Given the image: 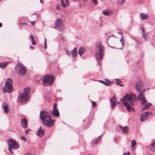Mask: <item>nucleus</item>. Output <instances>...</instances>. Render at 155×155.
<instances>
[{"label":"nucleus","mask_w":155,"mask_h":155,"mask_svg":"<svg viewBox=\"0 0 155 155\" xmlns=\"http://www.w3.org/2000/svg\"><path fill=\"white\" fill-rule=\"evenodd\" d=\"M130 155V152L129 151H127V153L126 152L125 153H124L123 154V155Z\"/></svg>","instance_id":"41"},{"label":"nucleus","mask_w":155,"mask_h":155,"mask_svg":"<svg viewBox=\"0 0 155 155\" xmlns=\"http://www.w3.org/2000/svg\"><path fill=\"white\" fill-rule=\"evenodd\" d=\"M148 117L147 114L145 113L142 114L140 116V120L142 121H144Z\"/></svg>","instance_id":"22"},{"label":"nucleus","mask_w":155,"mask_h":155,"mask_svg":"<svg viewBox=\"0 0 155 155\" xmlns=\"http://www.w3.org/2000/svg\"><path fill=\"white\" fill-rule=\"evenodd\" d=\"M60 6L59 5H58L56 6V9H59L60 8Z\"/></svg>","instance_id":"42"},{"label":"nucleus","mask_w":155,"mask_h":155,"mask_svg":"<svg viewBox=\"0 0 155 155\" xmlns=\"http://www.w3.org/2000/svg\"><path fill=\"white\" fill-rule=\"evenodd\" d=\"M111 47V48H114V47Z\"/></svg>","instance_id":"60"},{"label":"nucleus","mask_w":155,"mask_h":155,"mask_svg":"<svg viewBox=\"0 0 155 155\" xmlns=\"http://www.w3.org/2000/svg\"><path fill=\"white\" fill-rule=\"evenodd\" d=\"M8 143L9 147H12V148L14 149H17L19 147L16 141L12 138L9 140Z\"/></svg>","instance_id":"10"},{"label":"nucleus","mask_w":155,"mask_h":155,"mask_svg":"<svg viewBox=\"0 0 155 155\" xmlns=\"http://www.w3.org/2000/svg\"><path fill=\"white\" fill-rule=\"evenodd\" d=\"M12 84V81L11 79H7L5 82V86L2 88L3 92L5 93L6 92L8 93L12 92L13 90Z\"/></svg>","instance_id":"3"},{"label":"nucleus","mask_w":155,"mask_h":155,"mask_svg":"<svg viewBox=\"0 0 155 155\" xmlns=\"http://www.w3.org/2000/svg\"><path fill=\"white\" fill-rule=\"evenodd\" d=\"M2 108L5 113H7L9 110L8 105L6 103H4L2 106Z\"/></svg>","instance_id":"23"},{"label":"nucleus","mask_w":155,"mask_h":155,"mask_svg":"<svg viewBox=\"0 0 155 155\" xmlns=\"http://www.w3.org/2000/svg\"><path fill=\"white\" fill-rule=\"evenodd\" d=\"M152 105V104L150 103H147L145 104L144 106L142 108L143 110H145L150 107Z\"/></svg>","instance_id":"27"},{"label":"nucleus","mask_w":155,"mask_h":155,"mask_svg":"<svg viewBox=\"0 0 155 155\" xmlns=\"http://www.w3.org/2000/svg\"><path fill=\"white\" fill-rule=\"evenodd\" d=\"M140 16H141L142 19L143 20H146L148 18V16L144 13H141Z\"/></svg>","instance_id":"28"},{"label":"nucleus","mask_w":155,"mask_h":155,"mask_svg":"<svg viewBox=\"0 0 155 155\" xmlns=\"http://www.w3.org/2000/svg\"><path fill=\"white\" fill-rule=\"evenodd\" d=\"M150 148L153 151L155 152V143H153L151 145Z\"/></svg>","instance_id":"31"},{"label":"nucleus","mask_w":155,"mask_h":155,"mask_svg":"<svg viewBox=\"0 0 155 155\" xmlns=\"http://www.w3.org/2000/svg\"><path fill=\"white\" fill-rule=\"evenodd\" d=\"M116 98L115 97L111 98L110 102L112 109L115 107L116 104Z\"/></svg>","instance_id":"16"},{"label":"nucleus","mask_w":155,"mask_h":155,"mask_svg":"<svg viewBox=\"0 0 155 155\" xmlns=\"http://www.w3.org/2000/svg\"><path fill=\"white\" fill-rule=\"evenodd\" d=\"M30 37L31 38V41L32 42V44L33 45H36V42L35 41H34V38L33 36L31 35H30Z\"/></svg>","instance_id":"34"},{"label":"nucleus","mask_w":155,"mask_h":155,"mask_svg":"<svg viewBox=\"0 0 155 155\" xmlns=\"http://www.w3.org/2000/svg\"><path fill=\"white\" fill-rule=\"evenodd\" d=\"M20 138L21 140H22L24 141H26V137L24 136L21 137H20Z\"/></svg>","instance_id":"37"},{"label":"nucleus","mask_w":155,"mask_h":155,"mask_svg":"<svg viewBox=\"0 0 155 155\" xmlns=\"http://www.w3.org/2000/svg\"><path fill=\"white\" fill-rule=\"evenodd\" d=\"M64 28V24L63 21L59 18L57 19L55 21L54 25V28L60 30H61Z\"/></svg>","instance_id":"6"},{"label":"nucleus","mask_w":155,"mask_h":155,"mask_svg":"<svg viewBox=\"0 0 155 155\" xmlns=\"http://www.w3.org/2000/svg\"><path fill=\"white\" fill-rule=\"evenodd\" d=\"M50 117L49 114L47 112L44 110L41 111L40 113V118L42 122L44 121V123L46 124V123L45 120H47V119H49Z\"/></svg>","instance_id":"7"},{"label":"nucleus","mask_w":155,"mask_h":155,"mask_svg":"<svg viewBox=\"0 0 155 155\" xmlns=\"http://www.w3.org/2000/svg\"><path fill=\"white\" fill-rule=\"evenodd\" d=\"M119 127L122 130V131L123 134H126L128 133L129 128L127 126H125L123 127L121 126L120 125L119 126Z\"/></svg>","instance_id":"18"},{"label":"nucleus","mask_w":155,"mask_h":155,"mask_svg":"<svg viewBox=\"0 0 155 155\" xmlns=\"http://www.w3.org/2000/svg\"><path fill=\"white\" fill-rule=\"evenodd\" d=\"M154 30H155V29H154Z\"/></svg>","instance_id":"64"},{"label":"nucleus","mask_w":155,"mask_h":155,"mask_svg":"<svg viewBox=\"0 0 155 155\" xmlns=\"http://www.w3.org/2000/svg\"><path fill=\"white\" fill-rule=\"evenodd\" d=\"M57 104H54V106L53 109H57L56 108V106H57Z\"/></svg>","instance_id":"44"},{"label":"nucleus","mask_w":155,"mask_h":155,"mask_svg":"<svg viewBox=\"0 0 155 155\" xmlns=\"http://www.w3.org/2000/svg\"><path fill=\"white\" fill-rule=\"evenodd\" d=\"M21 124L22 126L24 128H26L28 127V122L26 119L22 118L21 120Z\"/></svg>","instance_id":"17"},{"label":"nucleus","mask_w":155,"mask_h":155,"mask_svg":"<svg viewBox=\"0 0 155 155\" xmlns=\"http://www.w3.org/2000/svg\"><path fill=\"white\" fill-rule=\"evenodd\" d=\"M44 48H45V49H46L47 48V45H46V41L44 42Z\"/></svg>","instance_id":"45"},{"label":"nucleus","mask_w":155,"mask_h":155,"mask_svg":"<svg viewBox=\"0 0 155 155\" xmlns=\"http://www.w3.org/2000/svg\"><path fill=\"white\" fill-rule=\"evenodd\" d=\"M149 34V33H142V36L145 39V41H146L147 39V36Z\"/></svg>","instance_id":"32"},{"label":"nucleus","mask_w":155,"mask_h":155,"mask_svg":"<svg viewBox=\"0 0 155 155\" xmlns=\"http://www.w3.org/2000/svg\"><path fill=\"white\" fill-rule=\"evenodd\" d=\"M116 84L119 85H120L121 86H123V85L122 84H119V83L118 82H116Z\"/></svg>","instance_id":"48"},{"label":"nucleus","mask_w":155,"mask_h":155,"mask_svg":"<svg viewBox=\"0 0 155 155\" xmlns=\"http://www.w3.org/2000/svg\"><path fill=\"white\" fill-rule=\"evenodd\" d=\"M36 15H37L38 16H39V15L38 14H36Z\"/></svg>","instance_id":"61"},{"label":"nucleus","mask_w":155,"mask_h":155,"mask_svg":"<svg viewBox=\"0 0 155 155\" xmlns=\"http://www.w3.org/2000/svg\"><path fill=\"white\" fill-rule=\"evenodd\" d=\"M141 30L142 31L143 33H145V28L143 27V26L141 28Z\"/></svg>","instance_id":"39"},{"label":"nucleus","mask_w":155,"mask_h":155,"mask_svg":"<svg viewBox=\"0 0 155 155\" xmlns=\"http://www.w3.org/2000/svg\"><path fill=\"white\" fill-rule=\"evenodd\" d=\"M30 48L31 49H33V46H31Z\"/></svg>","instance_id":"58"},{"label":"nucleus","mask_w":155,"mask_h":155,"mask_svg":"<svg viewBox=\"0 0 155 155\" xmlns=\"http://www.w3.org/2000/svg\"><path fill=\"white\" fill-rule=\"evenodd\" d=\"M86 51V49L84 47H81L78 51V53L81 56Z\"/></svg>","instance_id":"21"},{"label":"nucleus","mask_w":155,"mask_h":155,"mask_svg":"<svg viewBox=\"0 0 155 155\" xmlns=\"http://www.w3.org/2000/svg\"><path fill=\"white\" fill-rule=\"evenodd\" d=\"M145 113L147 114V116L148 115H150L152 114V112L150 111H148L147 112H146Z\"/></svg>","instance_id":"38"},{"label":"nucleus","mask_w":155,"mask_h":155,"mask_svg":"<svg viewBox=\"0 0 155 155\" xmlns=\"http://www.w3.org/2000/svg\"><path fill=\"white\" fill-rule=\"evenodd\" d=\"M25 155H31V154H30L29 153H26L25 154Z\"/></svg>","instance_id":"54"},{"label":"nucleus","mask_w":155,"mask_h":155,"mask_svg":"<svg viewBox=\"0 0 155 155\" xmlns=\"http://www.w3.org/2000/svg\"><path fill=\"white\" fill-rule=\"evenodd\" d=\"M8 64V62H2L0 63V67L2 69L5 68Z\"/></svg>","instance_id":"24"},{"label":"nucleus","mask_w":155,"mask_h":155,"mask_svg":"<svg viewBox=\"0 0 155 155\" xmlns=\"http://www.w3.org/2000/svg\"><path fill=\"white\" fill-rule=\"evenodd\" d=\"M125 0H116V2L118 4H123L124 3Z\"/></svg>","instance_id":"33"},{"label":"nucleus","mask_w":155,"mask_h":155,"mask_svg":"<svg viewBox=\"0 0 155 155\" xmlns=\"http://www.w3.org/2000/svg\"><path fill=\"white\" fill-rule=\"evenodd\" d=\"M120 82H122L121 81H120Z\"/></svg>","instance_id":"62"},{"label":"nucleus","mask_w":155,"mask_h":155,"mask_svg":"<svg viewBox=\"0 0 155 155\" xmlns=\"http://www.w3.org/2000/svg\"><path fill=\"white\" fill-rule=\"evenodd\" d=\"M29 130H25V134H28V133H29Z\"/></svg>","instance_id":"47"},{"label":"nucleus","mask_w":155,"mask_h":155,"mask_svg":"<svg viewBox=\"0 0 155 155\" xmlns=\"http://www.w3.org/2000/svg\"><path fill=\"white\" fill-rule=\"evenodd\" d=\"M35 23V21H31V23L33 26H34V25Z\"/></svg>","instance_id":"46"},{"label":"nucleus","mask_w":155,"mask_h":155,"mask_svg":"<svg viewBox=\"0 0 155 155\" xmlns=\"http://www.w3.org/2000/svg\"><path fill=\"white\" fill-rule=\"evenodd\" d=\"M37 81L38 82V83H41V82H40V81L39 80H37Z\"/></svg>","instance_id":"53"},{"label":"nucleus","mask_w":155,"mask_h":155,"mask_svg":"<svg viewBox=\"0 0 155 155\" xmlns=\"http://www.w3.org/2000/svg\"><path fill=\"white\" fill-rule=\"evenodd\" d=\"M45 41H46V39L45 38Z\"/></svg>","instance_id":"59"},{"label":"nucleus","mask_w":155,"mask_h":155,"mask_svg":"<svg viewBox=\"0 0 155 155\" xmlns=\"http://www.w3.org/2000/svg\"><path fill=\"white\" fill-rule=\"evenodd\" d=\"M15 69L17 73L19 75L24 76L26 73V68L21 63L17 64Z\"/></svg>","instance_id":"5"},{"label":"nucleus","mask_w":155,"mask_h":155,"mask_svg":"<svg viewBox=\"0 0 155 155\" xmlns=\"http://www.w3.org/2000/svg\"><path fill=\"white\" fill-rule=\"evenodd\" d=\"M51 113L52 116H54L57 117H59L60 115L58 109H53Z\"/></svg>","instance_id":"13"},{"label":"nucleus","mask_w":155,"mask_h":155,"mask_svg":"<svg viewBox=\"0 0 155 155\" xmlns=\"http://www.w3.org/2000/svg\"><path fill=\"white\" fill-rule=\"evenodd\" d=\"M71 54L73 57H75L77 55V53L76 48H74L71 51Z\"/></svg>","instance_id":"26"},{"label":"nucleus","mask_w":155,"mask_h":155,"mask_svg":"<svg viewBox=\"0 0 155 155\" xmlns=\"http://www.w3.org/2000/svg\"><path fill=\"white\" fill-rule=\"evenodd\" d=\"M118 34H120L121 35V38L120 40V41L121 43V47L119 48V49L120 50H122L123 49V47L124 45V40L123 37L122 35V33L121 32H117Z\"/></svg>","instance_id":"19"},{"label":"nucleus","mask_w":155,"mask_h":155,"mask_svg":"<svg viewBox=\"0 0 155 155\" xmlns=\"http://www.w3.org/2000/svg\"><path fill=\"white\" fill-rule=\"evenodd\" d=\"M146 89H144L142 90L137 98V100H139L140 101L142 105L145 104L147 102V100L144 96L145 91Z\"/></svg>","instance_id":"8"},{"label":"nucleus","mask_w":155,"mask_h":155,"mask_svg":"<svg viewBox=\"0 0 155 155\" xmlns=\"http://www.w3.org/2000/svg\"><path fill=\"white\" fill-rule=\"evenodd\" d=\"M65 51L66 53V54H67L69 56L71 54V53L70 51L67 49V48L65 49Z\"/></svg>","instance_id":"35"},{"label":"nucleus","mask_w":155,"mask_h":155,"mask_svg":"<svg viewBox=\"0 0 155 155\" xmlns=\"http://www.w3.org/2000/svg\"><path fill=\"white\" fill-rule=\"evenodd\" d=\"M30 89L28 87L25 88L24 90V92L23 93L27 94L28 95L29 93L30 92Z\"/></svg>","instance_id":"30"},{"label":"nucleus","mask_w":155,"mask_h":155,"mask_svg":"<svg viewBox=\"0 0 155 155\" xmlns=\"http://www.w3.org/2000/svg\"><path fill=\"white\" fill-rule=\"evenodd\" d=\"M2 26V24L0 23V28Z\"/></svg>","instance_id":"56"},{"label":"nucleus","mask_w":155,"mask_h":155,"mask_svg":"<svg viewBox=\"0 0 155 155\" xmlns=\"http://www.w3.org/2000/svg\"><path fill=\"white\" fill-rule=\"evenodd\" d=\"M103 14L105 15H111L112 14V11L110 10L105 9L102 11Z\"/></svg>","instance_id":"20"},{"label":"nucleus","mask_w":155,"mask_h":155,"mask_svg":"<svg viewBox=\"0 0 155 155\" xmlns=\"http://www.w3.org/2000/svg\"><path fill=\"white\" fill-rule=\"evenodd\" d=\"M143 86V83L139 81L137 82L136 84L135 88L137 91L140 92Z\"/></svg>","instance_id":"12"},{"label":"nucleus","mask_w":155,"mask_h":155,"mask_svg":"<svg viewBox=\"0 0 155 155\" xmlns=\"http://www.w3.org/2000/svg\"><path fill=\"white\" fill-rule=\"evenodd\" d=\"M40 2L41 4H42L43 3V2L41 0H40Z\"/></svg>","instance_id":"57"},{"label":"nucleus","mask_w":155,"mask_h":155,"mask_svg":"<svg viewBox=\"0 0 155 155\" xmlns=\"http://www.w3.org/2000/svg\"><path fill=\"white\" fill-rule=\"evenodd\" d=\"M45 121L46 122V124L45 123L44 121H43L42 122L43 124L49 127H52L54 124V121L51 119V116L49 117V119H47V120H45Z\"/></svg>","instance_id":"11"},{"label":"nucleus","mask_w":155,"mask_h":155,"mask_svg":"<svg viewBox=\"0 0 155 155\" xmlns=\"http://www.w3.org/2000/svg\"><path fill=\"white\" fill-rule=\"evenodd\" d=\"M102 134L101 135H100V136H99L98 138V139L99 140H100L101 138V137L102 136Z\"/></svg>","instance_id":"51"},{"label":"nucleus","mask_w":155,"mask_h":155,"mask_svg":"<svg viewBox=\"0 0 155 155\" xmlns=\"http://www.w3.org/2000/svg\"><path fill=\"white\" fill-rule=\"evenodd\" d=\"M136 144V141L133 140H132L131 142V147L132 149H134L135 148V146Z\"/></svg>","instance_id":"29"},{"label":"nucleus","mask_w":155,"mask_h":155,"mask_svg":"<svg viewBox=\"0 0 155 155\" xmlns=\"http://www.w3.org/2000/svg\"><path fill=\"white\" fill-rule=\"evenodd\" d=\"M92 106L94 107H96L97 106V104L96 102L92 101Z\"/></svg>","instance_id":"36"},{"label":"nucleus","mask_w":155,"mask_h":155,"mask_svg":"<svg viewBox=\"0 0 155 155\" xmlns=\"http://www.w3.org/2000/svg\"><path fill=\"white\" fill-rule=\"evenodd\" d=\"M108 45V46H109L110 47V46L109 45Z\"/></svg>","instance_id":"63"},{"label":"nucleus","mask_w":155,"mask_h":155,"mask_svg":"<svg viewBox=\"0 0 155 155\" xmlns=\"http://www.w3.org/2000/svg\"><path fill=\"white\" fill-rule=\"evenodd\" d=\"M11 148H12V147H8V150L11 153H13V152L12 151Z\"/></svg>","instance_id":"40"},{"label":"nucleus","mask_w":155,"mask_h":155,"mask_svg":"<svg viewBox=\"0 0 155 155\" xmlns=\"http://www.w3.org/2000/svg\"><path fill=\"white\" fill-rule=\"evenodd\" d=\"M136 95L134 94H127L120 99L121 102L124 104L127 109L129 111L131 110V107L129 103L133 105L134 103L136 101Z\"/></svg>","instance_id":"1"},{"label":"nucleus","mask_w":155,"mask_h":155,"mask_svg":"<svg viewBox=\"0 0 155 155\" xmlns=\"http://www.w3.org/2000/svg\"><path fill=\"white\" fill-rule=\"evenodd\" d=\"M92 1L95 4L97 5V0H92Z\"/></svg>","instance_id":"43"},{"label":"nucleus","mask_w":155,"mask_h":155,"mask_svg":"<svg viewBox=\"0 0 155 155\" xmlns=\"http://www.w3.org/2000/svg\"><path fill=\"white\" fill-rule=\"evenodd\" d=\"M104 52V48L101 45V43L99 42L96 45V51L95 56L97 60H101L103 57V54Z\"/></svg>","instance_id":"4"},{"label":"nucleus","mask_w":155,"mask_h":155,"mask_svg":"<svg viewBox=\"0 0 155 155\" xmlns=\"http://www.w3.org/2000/svg\"><path fill=\"white\" fill-rule=\"evenodd\" d=\"M98 81L102 84H104L106 86H108L110 84H112L111 82L110 81H107V82H105L104 81L99 80Z\"/></svg>","instance_id":"25"},{"label":"nucleus","mask_w":155,"mask_h":155,"mask_svg":"<svg viewBox=\"0 0 155 155\" xmlns=\"http://www.w3.org/2000/svg\"><path fill=\"white\" fill-rule=\"evenodd\" d=\"M40 79L42 81V84L45 86L51 85L54 81V77L51 75L43 76Z\"/></svg>","instance_id":"2"},{"label":"nucleus","mask_w":155,"mask_h":155,"mask_svg":"<svg viewBox=\"0 0 155 155\" xmlns=\"http://www.w3.org/2000/svg\"><path fill=\"white\" fill-rule=\"evenodd\" d=\"M61 4L63 8H66L69 5L68 0H61Z\"/></svg>","instance_id":"15"},{"label":"nucleus","mask_w":155,"mask_h":155,"mask_svg":"<svg viewBox=\"0 0 155 155\" xmlns=\"http://www.w3.org/2000/svg\"><path fill=\"white\" fill-rule=\"evenodd\" d=\"M114 35H111V36H109L108 38H107V43H108V39L110 37V36H114Z\"/></svg>","instance_id":"49"},{"label":"nucleus","mask_w":155,"mask_h":155,"mask_svg":"<svg viewBox=\"0 0 155 155\" xmlns=\"http://www.w3.org/2000/svg\"><path fill=\"white\" fill-rule=\"evenodd\" d=\"M100 140L98 139V137L96 140L98 142Z\"/></svg>","instance_id":"55"},{"label":"nucleus","mask_w":155,"mask_h":155,"mask_svg":"<svg viewBox=\"0 0 155 155\" xmlns=\"http://www.w3.org/2000/svg\"><path fill=\"white\" fill-rule=\"evenodd\" d=\"M45 134V133L44 131L41 129V127H40V128L36 132L37 135L39 136L40 137H42Z\"/></svg>","instance_id":"14"},{"label":"nucleus","mask_w":155,"mask_h":155,"mask_svg":"<svg viewBox=\"0 0 155 155\" xmlns=\"http://www.w3.org/2000/svg\"><path fill=\"white\" fill-rule=\"evenodd\" d=\"M28 95L27 94L22 93L18 98V101L19 103H23L27 101Z\"/></svg>","instance_id":"9"},{"label":"nucleus","mask_w":155,"mask_h":155,"mask_svg":"<svg viewBox=\"0 0 155 155\" xmlns=\"http://www.w3.org/2000/svg\"><path fill=\"white\" fill-rule=\"evenodd\" d=\"M116 82H118L119 83V81H120L119 79H116Z\"/></svg>","instance_id":"52"},{"label":"nucleus","mask_w":155,"mask_h":155,"mask_svg":"<svg viewBox=\"0 0 155 155\" xmlns=\"http://www.w3.org/2000/svg\"><path fill=\"white\" fill-rule=\"evenodd\" d=\"M98 141H97L96 140L95 142H94V144L96 145L97 144V143H98Z\"/></svg>","instance_id":"50"}]
</instances>
